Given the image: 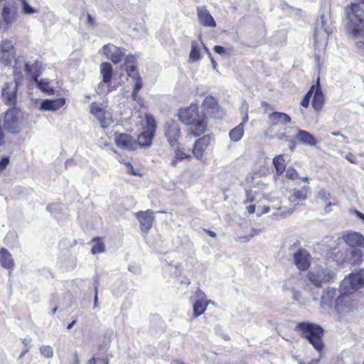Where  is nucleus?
Wrapping results in <instances>:
<instances>
[{"label": "nucleus", "instance_id": "obj_1", "mask_svg": "<svg viewBox=\"0 0 364 364\" xmlns=\"http://www.w3.org/2000/svg\"><path fill=\"white\" fill-rule=\"evenodd\" d=\"M349 19V30L355 38H364V9L360 4L351 3L346 9Z\"/></svg>", "mask_w": 364, "mask_h": 364}, {"label": "nucleus", "instance_id": "obj_2", "mask_svg": "<svg viewBox=\"0 0 364 364\" xmlns=\"http://www.w3.org/2000/svg\"><path fill=\"white\" fill-rule=\"evenodd\" d=\"M198 109L197 105L191 104L188 107L181 109L178 112L180 121L194 126L192 132L196 136L203 134L206 129V124Z\"/></svg>", "mask_w": 364, "mask_h": 364}, {"label": "nucleus", "instance_id": "obj_3", "mask_svg": "<svg viewBox=\"0 0 364 364\" xmlns=\"http://www.w3.org/2000/svg\"><path fill=\"white\" fill-rule=\"evenodd\" d=\"M296 329L300 331L301 336L308 340L317 351L322 350L323 330L320 326L308 322H301L296 324Z\"/></svg>", "mask_w": 364, "mask_h": 364}, {"label": "nucleus", "instance_id": "obj_4", "mask_svg": "<svg viewBox=\"0 0 364 364\" xmlns=\"http://www.w3.org/2000/svg\"><path fill=\"white\" fill-rule=\"evenodd\" d=\"M309 282L316 287L333 282L336 279L335 273L327 267L316 266L311 268L307 274Z\"/></svg>", "mask_w": 364, "mask_h": 364}, {"label": "nucleus", "instance_id": "obj_5", "mask_svg": "<svg viewBox=\"0 0 364 364\" xmlns=\"http://www.w3.org/2000/svg\"><path fill=\"white\" fill-rule=\"evenodd\" d=\"M25 127L23 116L19 110L12 108L7 110L4 118V128L12 134H18Z\"/></svg>", "mask_w": 364, "mask_h": 364}, {"label": "nucleus", "instance_id": "obj_6", "mask_svg": "<svg viewBox=\"0 0 364 364\" xmlns=\"http://www.w3.org/2000/svg\"><path fill=\"white\" fill-rule=\"evenodd\" d=\"M124 65L127 75L131 78L133 91H139L142 88L143 82L137 69L136 56L132 54L127 55L124 59Z\"/></svg>", "mask_w": 364, "mask_h": 364}, {"label": "nucleus", "instance_id": "obj_7", "mask_svg": "<svg viewBox=\"0 0 364 364\" xmlns=\"http://www.w3.org/2000/svg\"><path fill=\"white\" fill-rule=\"evenodd\" d=\"M342 291L335 301V307L338 313H344L350 311L357 306V301L355 299V293L354 291Z\"/></svg>", "mask_w": 364, "mask_h": 364}, {"label": "nucleus", "instance_id": "obj_8", "mask_svg": "<svg viewBox=\"0 0 364 364\" xmlns=\"http://www.w3.org/2000/svg\"><path fill=\"white\" fill-rule=\"evenodd\" d=\"M17 14L18 8L14 1L5 3L1 9L2 22L0 28L4 31L9 30L16 21Z\"/></svg>", "mask_w": 364, "mask_h": 364}, {"label": "nucleus", "instance_id": "obj_9", "mask_svg": "<svg viewBox=\"0 0 364 364\" xmlns=\"http://www.w3.org/2000/svg\"><path fill=\"white\" fill-rule=\"evenodd\" d=\"M146 129L138 136L137 146H149L156 131V122L153 116L146 114Z\"/></svg>", "mask_w": 364, "mask_h": 364}, {"label": "nucleus", "instance_id": "obj_10", "mask_svg": "<svg viewBox=\"0 0 364 364\" xmlns=\"http://www.w3.org/2000/svg\"><path fill=\"white\" fill-rule=\"evenodd\" d=\"M364 286V272H352L341 282V290L347 291L360 289Z\"/></svg>", "mask_w": 364, "mask_h": 364}, {"label": "nucleus", "instance_id": "obj_11", "mask_svg": "<svg viewBox=\"0 0 364 364\" xmlns=\"http://www.w3.org/2000/svg\"><path fill=\"white\" fill-rule=\"evenodd\" d=\"M202 105L205 114L212 118L221 119L225 114L224 110L218 106L216 100L211 96L206 97Z\"/></svg>", "mask_w": 364, "mask_h": 364}, {"label": "nucleus", "instance_id": "obj_12", "mask_svg": "<svg viewBox=\"0 0 364 364\" xmlns=\"http://www.w3.org/2000/svg\"><path fill=\"white\" fill-rule=\"evenodd\" d=\"M90 112L99 120L103 129L107 128L113 122L109 114L105 112L100 103L92 102L90 105Z\"/></svg>", "mask_w": 364, "mask_h": 364}, {"label": "nucleus", "instance_id": "obj_13", "mask_svg": "<svg viewBox=\"0 0 364 364\" xmlns=\"http://www.w3.org/2000/svg\"><path fill=\"white\" fill-rule=\"evenodd\" d=\"M102 50L105 56L114 64L120 63L125 56L123 48L117 47L111 43L104 45Z\"/></svg>", "mask_w": 364, "mask_h": 364}, {"label": "nucleus", "instance_id": "obj_14", "mask_svg": "<svg viewBox=\"0 0 364 364\" xmlns=\"http://www.w3.org/2000/svg\"><path fill=\"white\" fill-rule=\"evenodd\" d=\"M164 133L169 144L173 146L181 136L179 124L174 120L167 122L164 127Z\"/></svg>", "mask_w": 364, "mask_h": 364}, {"label": "nucleus", "instance_id": "obj_15", "mask_svg": "<svg viewBox=\"0 0 364 364\" xmlns=\"http://www.w3.org/2000/svg\"><path fill=\"white\" fill-rule=\"evenodd\" d=\"M294 262L301 271L306 270L311 264V255L306 250L299 249L294 254Z\"/></svg>", "mask_w": 364, "mask_h": 364}, {"label": "nucleus", "instance_id": "obj_16", "mask_svg": "<svg viewBox=\"0 0 364 364\" xmlns=\"http://www.w3.org/2000/svg\"><path fill=\"white\" fill-rule=\"evenodd\" d=\"M136 217L139 221L141 231L147 232L151 228L154 220V212L151 210L139 211L136 213Z\"/></svg>", "mask_w": 364, "mask_h": 364}, {"label": "nucleus", "instance_id": "obj_17", "mask_svg": "<svg viewBox=\"0 0 364 364\" xmlns=\"http://www.w3.org/2000/svg\"><path fill=\"white\" fill-rule=\"evenodd\" d=\"M196 301L193 305V316L197 318L205 311L208 301L206 300L205 293L200 289L196 291Z\"/></svg>", "mask_w": 364, "mask_h": 364}, {"label": "nucleus", "instance_id": "obj_18", "mask_svg": "<svg viewBox=\"0 0 364 364\" xmlns=\"http://www.w3.org/2000/svg\"><path fill=\"white\" fill-rule=\"evenodd\" d=\"M116 145L124 150L132 151L137 148V143L130 135L119 134L115 136Z\"/></svg>", "mask_w": 364, "mask_h": 364}, {"label": "nucleus", "instance_id": "obj_19", "mask_svg": "<svg viewBox=\"0 0 364 364\" xmlns=\"http://www.w3.org/2000/svg\"><path fill=\"white\" fill-rule=\"evenodd\" d=\"M196 11L199 23L203 26L210 28L216 27L217 24L213 17L205 6H198Z\"/></svg>", "mask_w": 364, "mask_h": 364}, {"label": "nucleus", "instance_id": "obj_20", "mask_svg": "<svg viewBox=\"0 0 364 364\" xmlns=\"http://www.w3.org/2000/svg\"><path fill=\"white\" fill-rule=\"evenodd\" d=\"M211 141V137L210 135H204L203 137L197 139L195 142L193 149V154L198 159H201L203 153L208 146L210 144Z\"/></svg>", "mask_w": 364, "mask_h": 364}, {"label": "nucleus", "instance_id": "obj_21", "mask_svg": "<svg viewBox=\"0 0 364 364\" xmlns=\"http://www.w3.org/2000/svg\"><path fill=\"white\" fill-rule=\"evenodd\" d=\"M310 191V188L307 186H303L301 189H293L289 196V201L294 203V205H299V201H304L307 198V195Z\"/></svg>", "mask_w": 364, "mask_h": 364}, {"label": "nucleus", "instance_id": "obj_22", "mask_svg": "<svg viewBox=\"0 0 364 364\" xmlns=\"http://www.w3.org/2000/svg\"><path fill=\"white\" fill-rule=\"evenodd\" d=\"M343 241L350 247L364 248V236L359 232H349L343 236Z\"/></svg>", "mask_w": 364, "mask_h": 364}, {"label": "nucleus", "instance_id": "obj_23", "mask_svg": "<svg viewBox=\"0 0 364 364\" xmlns=\"http://www.w3.org/2000/svg\"><path fill=\"white\" fill-rule=\"evenodd\" d=\"M24 70L26 73L31 76V81H37V78L39 77L42 73V65L37 60L33 64L26 63Z\"/></svg>", "mask_w": 364, "mask_h": 364}, {"label": "nucleus", "instance_id": "obj_24", "mask_svg": "<svg viewBox=\"0 0 364 364\" xmlns=\"http://www.w3.org/2000/svg\"><path fill=\"white\" fill-rule=\"evenodd\" d=\"M296 139L299 143L302 144L308 145L310 146H314L316 144V140L315 137L305 130L299 129L296 134Z\"/></svg>", "mask_w": 364, "mask_h": 364}, {"label": "nucleus", "instance_id": "obj_25", "mask_svg": "<svg viewBox=\"0 0 364 364\" xmlns=\"http://www.w3.org/2000/svg\"><path fill=\"white\" fill-rule=\"evenodd\" d=\"M337 295V290L334 288H327L321 296V306L325 309H330L332 306L333 301Z\"/></svg>", "mask_w": 364, "mask_h": 364}, {"label": "nucleus", "instance_id": "obj_26", "mask_svg": "<svg viewBox=\"0 0 364 364\" xmlns=\"http://www.w3.org/2000/svg\"><path fill=\"white\" fill-rule=\"evenodd\" d=\"M0 264L9 270H13L15 266L11 254L3 247L0 250Z\"/></svg>", "mask_w": 364, "mask_h": 364}, {"label": "nucleus", "instance_id": "obj_27", "mask_svg": "<svg viewBox=\"0 0 364 364\" xmlns=\"http://www.w3.org/2000/svg\"><path fill=\"white\" fill-rule=\"evenodd\" d=\"M100 75L102 76V82L110 84L113 76V68L108 62H103L100 64Z\"/></svg>", "mask_w": 364, "mask_h": 364}, {"label": "nucleus", "instance_id": "obj_28", "mask_svg": "<svg viewBox=\"0 0 364 364\" xmlns=\"http://www.w3.org/2000/svg\"><path fill=\"white\" fill-rule=\"evenodd\" d=\"M64 98H58L55 100H45L41 102V109L43 110H58L65 105Z\"/></svg>", "mask_w": 364, "mask_h": 364}, {"label": "nucleus", "instance_id": "obj_29", "mask_svg": "<svg viewBox=\"0 0 364 364\" xmlns=\"http://www.w3.org/2000/svg\"><path fill=\"white\" fill-rule=\"evenodd\" d=\"M272 125L286 124L291 122V117L283 112H274L269 114Z\"/></svg>", "mask_w": 364, "mask_h": 364}, {"label": "nucleus", "instance_id": "obj_30", "mask_svg": "<svg viewBox=\"0 0 364 364\" xmlns=\"http://www.w3.org/2000/svg\"><path fill=\"white\" fill-rule=\"evenodd\" d=\"M244 135V123L239 124L229 132V136L232 141H239Z\"/></svg>", "mask_w": 364, "mask_h": 364}, {"label": "nucleus", "instance_id": "obj_31", "mask_svg": "<svg viewBox=\"0 0 364 364\" xmlns=\"http://www.w3.org/2000/svg\"><path fill=\"white\" fill-rule=\"evenodd\" d=\"M347 257L351 264H358L362 261L363 253L358 249H350L347 254Z\"/></svg>", "mask_w": 364, "mask_h": 364}, {"label": "nucleus", "instance_id": "obj_32", "mask_svg": "<svg viewBox=\"0 0 364 364\" xmlns=\"http://www.w3.org/2000/svg\"><path fill=\"white\" fill-rule=\"evenodd\" d=\"M23 80V75L21 74L15 79L10 82H6L2 88V91H17L18 85L21 83Z\"/></svg>", "mask_w": 364, "mask_h": 364}, {"label": "nucleus", "instance_id": "obj_33", "mask_svg": "<svg viewBox=\"0 0 364 364\" xmlns=\"http://www.w3.org/2000/svg\"><path fill=\"white\" fill-rule=\"evenodd\" d=\"M273 164L278 175L282 174L285 171L286 164L283 155L276 156L273 159Z\"/></svg>", "mask_w": 364, "mask_h": 364}, {"label": "nucleus", "instance_id": "obj_34", "mask_svg": "<svg viewBox=\"0 0 364 364\" xmlns=\"http://www.w3.org/2000/svg\"><path fill=\"white\" fill-rule=\"evenodd\" d=\"M189 58L191 62H196L201 59L199 45L196 41L191 42V49L189 53Z\"/></svg>", "mask_w": 364, "mask_h": 364}, {"label": "nucleus", "instance_id": "obj_35", "mask_svg": "<svg viewBox=\"0 0 364 364\" xmlns=\"http://www.w3.org/2000/svg\"><path fill=\"white\" fill-rule=\"evenodd\" d=\"M311 105L316 111H320L324 103V96L323 92H314Z\"/></svg>", "mask_w": 364, "mask_h": 364}, {"label": "nucleus", "instance_id": "obj_36", "mask_svg": "<svg viewBox=\"0 0 364 364\" xmlns=\"http://www.w3.org/2000/svg\"><path fill=\"white\" fill-rule=\"evenodd\" d=\"M33 82L37 85V87L41 91H55L52 85L51 80L48 78H37V81Z\"/></svg>", "mask_w": 364, "mask_h": 364}, {"label": "nucleus", "instance_id": "obj_37", "mask_svg": "<svg viewBox=\"0 0 364 364\" xmlns=\"http://www.w3.org/2000/svg\"><path fill=\"white\" fill-rule=\"evenodd\" d=\"M16 56V51L0 53V63L4 65H11Z\"/></svg>", "mask_w": 364, "mask_h": 364}, {"label": "nucleus", "instance_id": "obj_38", "mask_svg": "<svg viewBox=\"0 0 364 364\" xmlns=\"http://www.w3.org/2000/svg\"><path fill=\"white\" fill-rule=\"evenodd\" d=\"M2 100L9 106H14L16 103V92H1Z\"/></svg>", "mask_w": 364, "mask_h": 364}, {"label": "nucleus", "instance_id": "obj_39", "mask_svg": "<svg viewBox=\"0 0 364 364\" xmlns=\"http://www.w3.org/2000/svg\"><path fill=\"white\" fill-rule=\"evenodd\" d=\"M92 242H95V245L91 249V252L92 255L102 253L105 252V245L102 242L100 241V237H97L93 238Z\"/></svg>", "mask_w": 364, "mask_h": 364}, {"label": "nucleus", "instance_id": "obj_40", "mask_svg": "<svg viewBox=\"0 0 364 364\" xmlns=\"http://www.w3.org/2000/svg\"><path fill=\"white\" fill-rule=\"evenodd\" d=\"M16 51L15 48L9 39L2 40L0 42V53Z\"/></svg>", "mask_w": 364, "mask_h": 364}, {"label": "nucleus", "instance_id": "obj_41", "mask_svg": "<svg viewBox=\"0 0 364 364\" xmlns=\"http://www.w3.org/2000/svg\"><path fill=\"white\" fill-rule=\"evenodd\" d=\"M40 353L46 358H51L53 356V349L50 346H42L40 348Z\"/></svg>", "mask_w": 364, "mask_h": 364}, {"label": "nucleus", "instance_id": "obj_42", "mask_svg": "<svg viewBox=\"0 0 364 364\" xmlns=\"http://www.w3.org/2000/svg\"><path fill=\"white\" fill-rule=\"evenodd\" d=\"M330 194L327 193L325 190L321 189L318 191L317 198L319 201L326 203L328 202Z\"/></svg>", "mask_w": 364, "mask_h": 364}, {"label": "nucleus", "instance_id": "obj_43", "mask_svg": "<svg viewBox=\"0 0 364 364\" xmlns=\"http://www.w3.org/2000/svg\"><path fill=\"white\" fill-rule=\"evenodd\" d=\"M22 4L23 14H32L36 12V10L33 9L32 6H31L26 1L22 0Z\"/></svg>", "mask_w": 364, "mask_h": 364}, {"label": "nucleus", "instance_id": "obj_44", "mask_svg": "<svg viewBox=\"0 0 364 364\" xmlns=\"http://www.w3.org/2000/svg\"><path fill=\"white\" fill-rule=\"evenodd\" d=\"M286 177L291 180L299 178V176L297 171L293 168H288L286 171Z\"/></svg>", "mask_w": 364, "mask_h": 364}, {"label": "nucleus", "instance_id": "obj_45", "mask_svg": "<svg viewBox=\"0 0 364 364\" xmlns=\"http://www.w3.org/2000/svg\"><path fill=\"white\" fill-rule=\"evenodd\" d=\"M260 232H261V230H255V229H253V230H252V233H251L249 236H244V237H240V238H239V240H240V242H247V241H249V240H250L251 237H254V236H255V235H259Z\"/></svg>", "mask_w": 364, "mask_h": 364}, {"label": "nucleus", "instance_id": "obj_46", "mask_svg": "<svg viewBox=\"0 0 364 364\" xmlns=\"http://www.w3.org/2000/svg\"><path fill=\"white\" fill-rule=\"evenodd\" d=\"M191 155L189 154L185 153L181 149H178L176 151L175 158L178 160H183L187 158H189Z\"/></svg>", "mask_w": 364, "mask_h": 364}, {"label": "nucleus", "instance_id": "obj_47", "mask_svg": "<svg viewBox=\"0 0 364 364\" xmlns=\"http://www.w3.org/2000/svg\"><path fill=\"white\" fill-rule=\"evenodd\" d=\"M313 92H307L306 95L304 96V99L302 100L301 104L303 107H307L309 104L310 99L311 97V94Z\"/></svg>", "mask_w": 364, "mask_h": 364}, {"label": "nucleus", "instance_id": "obj_48", "mask_svg": "<svg viewBox=\"0 0 364 364\" xmlns=\"http://www.w3.org/2000/svg\"><path fill=\"white\" fill-rule=\"evenodd\" d=\"M321 85H320L319 77H317L316 80V84H313L311 86V87H310L309 91H311V92H313V91H321Z\"/></svg>", "mask_w": 364, "mask_h": 364}, {"label": "nucleus", "instance_id": "obj_49", "mask_svg": "<svg viewBox=\"0 0 364 364\" xmlns=\"http://www.w3.org/2000/svg\"><path fill=\"white\" fill-rule=\"evenodd\" d=\"M9 163V159L8 157H4L0 161V171H3L6 168Z\"/></svg>", "mask_w": 364, "mask_h": 364}, {"label": "nucleus", "instance_id": "obj_50", "mask_svg": "<svg viewBox=\"0 0 364 364\" xmlns=\"http://www.w3.org/2000/svg\"><path fill=\"white\" fill-rule=\"evenodd\" d=\"M213 50L216 53L220 54V55H223L226 52L225 48L221 46H215L213 47Z\"/></svg>", "mask_w": 364, "mask_h": 364}, {"label": "nucleus", "instance_id": "obj_51", "mask_svg": "<svg viewBox=\"0 0 364 364\" xmlns=\"http://www.w3.org/2000/svg\"><path fill=\"white\" fill-rule=\"evenodd\" d=\"M346 159L352 164L357 163V159L354 154L352 153H348L346 155Z\"/></svg>", "mask_w": 364, "mask_h": 364}, {"label": "nucleus", "instance_id": "obj_52", "mask_svg": "<svg viewBox=\"0 0 364 364\" xmlns=\"http://www.w3.org/2000/svg\"><path fill=\"white\" fill-rule=\"evenodd\" d=\"M254 200V197L251 194V191H246V199L244 200L245 203H251Z\"/></svg>", "mask_w": 364, "mask_h": 364}, {"label": "nucleus", "instance_id": "obj_53", "mask_svg": "<svg viewBox=\"0 0 364 364\" xmlns=\"http://www.w3.org/2000/svg\"><path fill=\"white\" fill-rule=\"evenodd\" d=\"M87 23L91 26H95V19L90 14H87Z\"/></svg>", "mask_w": 364, "mask_h": 364}, {"label": "nucleus", "instance_id": "obj_54", "mask_svg": "<svg viewBox=\"0 0 364 364\" xmlns=\"http://www.w3.org/2000/svg\"><path fill=\"white\" fill-rule=\"evenodd\" d=\"M95 293L94 307H97L98 305V287L97 285L95 287Z\"/></svg>", "mask_w": 364, "mask_h": 364}, {"label": "nucleus", "instance_id": "obj_55", "mask_svg": "<svg viewBox=\"0 0 364 364\" xmlns=\"http://www.w3.org/2000/svg\"><path fill=\"white\" fill-rule=\"evenodd\" d=\"M293 212V210H290L289 209L286 213H284V211L279 213H274V215H277V216H279L280 218H284L286 217L287 215H290Z\"/></svg>", "mask_w": 364, "mask_h": 364}, {"label": "nucleus", "instance_id": "obj_56", "mask_svg": "<svg viewBox=\"0 0 364 364\" xmlns=\"http://www.w3.org/2000/svg\"><path fill=\"white\" fill-rule=\"evenodd\" d=\"M127 172L129 173L134 175V176L137 175V173L134 171L133 166L129 163L127 164Z\"/></svg>", "mask_w": 364, "mask_h": 364}, {"label": "nucleus", "instance_id": "obj_57", "mask_svg": "<svg viewBox=\"0 0 364 364\" xmlns=\"http://www.w3.org/2000/svg\"><path fill=\"white\" fill-rule=\"evenodd\" d=\"M292 296L294 298V299L296 301H300V299H301V294L299 291H292Z\"/></svg>", "mask_w": 364, "mask_h": 364}, {"label": "nucleus", "instance_id": "obj_58", "mask_svg": "<svg viewBox=\"0 0 364 364\" xmlns=\"http://www.w3.org/2000/svg\"><path fill=\"white\" fill-rule=\"evenodd\" d=\"M333 205H336V203H331V202H329V201L326 203V205L324 207V210H325L326 213L331 212V206Z\"/></svg>", "mask_w": 364, "mask_h": 364}, {"label": "nucleus", "instance_id": "obj_59", "mask_svg": "<svg viewBox=\"0 0 364 364\" xmlns=\"http://www.w3.org/2000/svg\"><path fill=\"white\" fill-rule=\"evenodd\" d=\"M247 212L250 214L254 213L255 211V205H250L247 207Z\"/></svg>", "mask_w": 364, "mask_h": 364}, {"label": "nucleus", "instance_id": "obj_60", "mask_svg": "<svg viewBox=\"0 0 364 364\" xmlns=\"http://www.w3.org/2000/svg\"><path fill=\"white\" fill-rule=\"evenodd\" d=\"M269 210H270L269 206H264L263 210L259 213H257V215H258V216H260L262 214L268 213Z\"/></svg>", "mask_w": 364, "mask_h": 364}, {"label": "nucleus", "instance_id": "obj_61", "mask_svg": "<svg viewBox=\"0 0 364 364\" xmlns=\"http://www.w3.org/2000/svg\"><path fill=\"white\" fill-rule=\"evenodd\" d=\"M289 147L291 149V151H294L295 148V142L292 140L289 141Z\"/></svg>", "mask_w": 364, "mask_h": 364}, {"label": "nucleus", "instance_id": "obj_62", "mask_svg": "<svg viewBox=\"0 0 364 364\" xmlns=\"http://www.w3.org/2000/svg\"><path fill=\"white\" fill-rule=\"evenodd\" d=\"M137 94H138V92H132V97L134 100H137L138 102H139L141 100V99L139 97H138Z\"/></svg>", "mask_w": 364, "mask_h": 364}, {"label": "nucleus", "instance_id": "obj_63", "mask_svg": "<svg viewBox=\"0 0 364 364\" xmlns=\"http://www.w3.org/2000/svg\"><path fill=\"white\" fill-rule=\"evenodd\" d=\"M355 213L360 219L364 221V215L362 213L358 210H355Z\"/></svg>", "mask_w": 364, "mask_h": 364}, {"label": "nucleus", "instance_id": "obj_64", "mask_svg": "<svg viewBox=\"0 0 364 364\" xmlns=\"http://www.w3.org/2000/svg\"><path fill=\"white\" fill-rule=\"evenodd\" d=\"M96 361H97L96 358L95 357H92V358H90L88 360L87 364H96Z\"/></svg>", "mask_w": 364, "mask_h": 364}]
</instances>
